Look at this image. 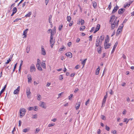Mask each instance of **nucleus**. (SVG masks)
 Returning a JSON list of instances; mask_svg holds the SVG:
<instances>
[{
    "label": "nucleus",
    "instance_id": "nucleus-8",
    "mask_svg": "<svg viewBox=\"0 0 134 134\" xmlns=\"http://www.w3.org/2000/svg\"><path fill=\"white\" fill-rule=\"evenodd\" d=\"M36 67L38 70L42 71V69L41 66L40 64H37Z\"/></svg>",
    "mask_w": 134,
    "mask_h": 134
},
{
    "label": "nucleus",
    "instance_id": "nucleus-43",
    "mask_svg": "<svg viewBox=\"0 0 134 134\" xmlns=\"http://www.w3.org/2000/svg\"><path fill=\"white\" fill-rule=\"evenodd\" d=\"M32 119H36L37 118V115L36 114L33 115L32 117Z\"/></svg>",
    "mask_w": 134,
    "mask_h": 134
},
{
    "label": "nucleus",
    "instance_id": "nucleus-33",
    "mask_svg": "<svg viewBox=\"0 0 134 134\" xmlns=\"http://www.w3.org/2000/svg\"><path fill=\"white\" fill-rule=\"evenodd\" d=\"M115 25L114 24L111 23V28L112 29H114L115 27Z\"/></svg>",
    "mask_w": 134,
    "mask_h": 134
},
{
    "label": "nucleus",
    "instance_id": "nucleus-42",
    "mask_svg": "<svg viewBox=\"0 0 134 134\" xmlns=\"http://www.w3.org/2000/svg\"><path fill=\"white\" fill-rule=\"evenodd\" d=\"M11 61V59L10 58H9L8 60H7V61L5 62V64H8L9 62Z\"/></svg>",
    "mask_w": 134,
    "mask_h": 134
},
{
    "label": "nucleus",
    "instance_id": "nucleus-64",
    "mask_svg": "<svg viewBox=\"0 0 134 134\" xmlns=\"http://www.w3.org/2000/svg\"><path fill=\"white\" fill-rule=\"evenodd\" d=\"M127 120H128V119H127L126 118H125L124 119V122H127Z\"/></svg>",
    "mask_w": 134,
    "mask_h": 134
},
{
    "label": "nucleus",
    "instance_id": "nucleus-45",
    "mask_svg": "<svg viewBox=\"0 0 134 134\" xmlns=\"http://www.w3.org/2000/svg\"><path fill=\"white\" fill-rule=\"evenodd\" d=\"M92 36H93L92 35H91L89 36V38H90L89 39V41H92Z\"/></svg>",
    "mask_w": 134,
    "mask_h": 134
},
{
    "label": "nucleus",
    "instance_id": "nucleus-15",
    "mask_svg": "<svg viewBox=\"0 0 134 134\" xmlns=\"http://www.w3.org/2000/svg\"><path fill=\"white\" fill-rule=\"evenodd\" d=\"M29 30V29H26L23 32V35H24V36L23 37V38H25L26 37V35L27 33V31Z\"/></svg>",
    "mask_w": 134,
    "mask_h": 134
},
{
    "label": "nucleus",
    "instance_id": "nucleus-47",
    "mask_svg": "<svg viewBox=\"0 0 134 134\" xmlns=\"http://www.w3.org/2000/svg\"><path fill=\"white\" fill-rule=\"evenodd\" d=\"M130 5V4L127 3L124 6V8H126L127 7H129Z\"/></svg>",
    "mask_w": 134,
    "mask_h": 134
},
{
    "label": "nucleus",
    "instance_id": "nucleus-13",
    "mask_svg": "<svg viewBox=\"0 0 134 134\" xmlns=\"http://www.w3.org/2000/svg\"><path fill=\"white\" fill-rule=\"evenodd\" d=\"M80 102H78L76 104V105L75 106L76 107V110H77L80 106Z\"/></svg>",
    "mask_w": 134,
    "mask_h": 134
},
{
    "label": "nucleus",
    "instance_id": "nucleus-19",
    "mask_svg": "<svg viewBox=\"0 0 134 134\" xmlns=\"http://www.w3.org/2000/svg\"><path fill=\"white\" fill-rule=\"evenodd\" d=\"M41 104L40 105V106L41 107L44 109H46V106H44V103L42 102H41Z\"/></svg>",
    "mask_w": 134,
    "mask_h": 134
},
{
    "label": "nucleus",
    "instance_id": "nucleus-28",
    "mask_svg": "<svg viewBox=\"0 0 134 134\" xmlns=\"http://www.w3.org/2000/svg\"><path fill=\"white\" fill-rule=\"evenodd\" d=\"M115 16L114 15H113L110 18V22L111 21L112 19H114L115 18Z\"/></svg>",
    "mask_w": 134,
    "mask_h": 134
},
{
    "label": "nucleus",
    "instance_id": "nucleus-36",
    "mask_svg": "<svg viewBox=\"0 0 134 134\" xmlns=\"http://www.w3.org/2000/svg\"><path fill=\"white\" fill-rule=\"evenodd\" d=\"M85 27L84 26H83L82 27H81L80 28V31H83V30L85 29Z\"/></svg>",
    "mask_w": 134,
    "mask_h": 134
},
{
    "label": "nucleus",
    "instance_id": "nucleus-14",
    "mask_svg": "<svg viewBox=\"0 0 134 134\" xmlns=\"http://www.w3.org/2000/svg\"><path fill=\"white\" fill-rule=\"evenodd\" d=\"M72 53L70 52H67L65 54V55L69 57L70 58H71L72 57Z\"/></svg>",
    "mask_w": 134,
    "mask_h": 134
},
{
    "label": "nucleus",
    "instance_id": "nucleus-7",
    "mask_svg": "<svg viewBox=\"0 0 134 134\" xmlns=\"http://www.w3.org/2000/svg\"><path fill=\"white\" fill-rule=\"evenodd\" d=\"M20 86H19L17 87V89L15 90L13 92V93L14 94H17L19 92L20 90Z\"/></svg>",
    "mask_w": 134,
    "mask_h": 134
},
{
    "label": "nucleus",
    "instance_id": "nucleus-62",
    "mask_svg": "<svg viewBox=\"0 0 134 134\" xmlns=\"http://www.w3.org/2000/svg\"><path fill=\"white\" fill-rule=\"evenodd\" d=\"M73 21H72L69 24V26H71L72 25V24H73Z\"/></svg>",
    "mask_w": 134,
    "mask_h": 134
},
{
    "label": "nucleus",
    "instance_id": "nucleus-30",
    "mask_svg": "<svg viewBox=\"0 0 134 134\" xmlns=\"http://www.w3.org/2000/svg\"><path fill=\"white\" fill-rule=\"evenodd\" d=\"M67 21H69V22L70 21L71 18V17L70 16H68L67 17Z\"/></svg>",
    "mask_w": 134,
    "mask_h": 134
},
{
    "label": "nucleus",
    "instance_id": "nucleus-59",
    "mask_svg": "<svg viewBox=\"0 0 134 134\" xmlns=\"http://www.w3.org/2000/svg\"><path fill=\"white\" fill-rule=\"evenodd\" d=\"M71 42H69L68 43V45L69 47H70L71 45Z\"/></svg>",
    "mask_w": 134,
    "mask_h": 134
},
{
    "label": "nucleus",
    "instance_id": "nucleus-4",
    "mask_svg": "<svg viewBox=\"0 0 134 134\" xmlns=\"http://www.w3.org/2000/svg\"><path fill=\"white\" fill-rule=\"evenodd\" d=\"M100 38H99V37L98 36L96 40V47L99 46V45H100V44H101V43H100Z\"/></svg>",
    "mask_w": 134,
    "mask_h": 134
},
{
    "label": "nucleus",
    "instance_id": "nucleus-41",
    "mask_svg": "<svg viewBox=\"0 0 134 134\" xmlns=\"http://www.w3.org/2000/svg\"><path fill=\"white\" fill-rule=\"evenodd\" d=\"M106 99H104V98H103V102L102 103V106H103V104H105L106 102Z\"/></svg>",
    "mask_w": 134,
    "mask_h": 134
},
{
    "label": "nucleus",
    "instance_id": "nucleus-26",
    "mask_svg": "<svg viewBox=\"0 0 134 134\" xmlns=\"http://www.w3.org/2000/svg\"><path fill=\"white\" fill-rule=\"evenodd\" d=\"M124 27V25L123 24H122L121 25L119 26L118 30H121Z\"/></svg>",
    "mask_w": 134,
    "mask_h": 134
},
{
    "label": "nucleus",
    "instance_id": "nucleus-16",
    "mask_svg": "<svg viewBox=\"0 0 134 134\" xmlns=\"http://www.w3.org/2000/svg\"><path fill=\"white\" fill-rule=\"evenodd\" d=\"M118 43V42L116 41V43H115V44L114 45V46L113 47V48L112 50V53L114 51H115V49L116 47L117 46V44Z\"/></svg>",
    "mask_w": 134,
    "mask_h": 134
},
{
    "label": "nucleus",
    "instance_id": "nucleus-39",
    "mask_svg": "<svg viewBox=\"0 0 134 134\" xmlns=\"http://www.w3.org/2000/svg\"><path fill=\"white\" fill-rule=\"evenodd\" d=\"M37 99L39 100H40V98L41 97V96L40 94H38L37 95Z\"/></svg>",
    "mask_w": 134,
    "mask_h": 134
},
{
    "label": "nucleus",
    "instance_id": "nucleus-23",
    "mask_svg": "<svg viewBox=\"0 0 134 134\" xmlns=\"http://www.w3.org/2000/svg\"><path fill=\"white\" fill-rule=\"evenodd\" d=\"M104 35H102L100 36V43H101L102 41L104 40Z\"/></svg>",
    "mask_w": 134,
    "mask_h": 134
},
{
    "label": "nucleus",
    "instance_id": "nucleus-20",
    "mask_svg": "<svg viewBox=\"0 0 134 134\" xmlns=\"http://www.w3.org/2000/svg\"><path fill=\"white\" fill-rule=\"evenodd\" d=\"M7 86L6 85H5L3 88L2 90L0 92V96L2 94L4 91L5 89L6 88Z\"/></svg>",
    "mask_w": 134,
    "mask_h": 134
},
{
    "label": "nucleus",
    "instance_id": "nucleus-9",
    "mask_svg": "<svg viewBox=\"0 0 134 134\" xmlns=\"http://www.w3.org/2000/svg\"><path fill=\"white\" fill-rule=\"evenodd\" d=\"M100 25L99 24H98L97 25V27L96 29V30L93 33H95L97 32L98 31L100 28Z\"/></svg>",
    "mask_w": 134,
    "mask_h": 134
},
{
    "label": "nucleus",
    "instance_id": "nucleus-46",
    "mask_svg": "<svg viewBox=\"0 0 134 134\" xmlns=\"http://www.w3.org/2000/svg\"><path fill=\"white\" fill-rule=\"evenodd\" d=\"M111 2H110L108 6V8H109V10H110L111 9Z\"/></svg>",
    "mask_w": 134,
    "mask_h": 134
},
{
    "label": "nucleus",
    "instance_id": "nucleus-6",
    "mask_svg": "<svg viewBox=\"0 0 134 134\" xmlns=\"http://www.w3.org/2000/svg\"><path fill=\"white\" fill-rule=\"evenodd\" d=\"M125 9L124 8H121L118 11V13L120 14H122L125 11Z\"/></svg>",
    "mask_w": 134,
    "mask_h": 134
},
{
    "label": "nucleus",
    "instance_id": "nucleus-37",
    "mask_svg": "<svg viewBox=\"0 0 134 134\" xmlns=\"http://www.w3.org/2000/svg\"><path fill=\"white\" fill-rule=\"evenodd\" d=\"M28 110L29 111L32 110L34 109L33 107H29L27 108Z\"/></svg>",
    "mask_w": 134,
    "mask_h": 134
},
{
    "label": "nucleus",
    "instance_id": "nucleus-18",
    "mask_svg": "<svg viewBox=\"0 0 134 134\" xmlns=\"http://www.w3.org/2000/svg\"><path fill=\"white\" fill-rule=\"evenodd\" d=\"M99 47H100L99 48H97V51L100 54L101 52L102 48V47L100 45H99Z\"/></svg>",
    "mask_w": 134,
    "mask_h": 134
},
{
    "label": "nucleus",
    "instance_id": "nucleus-17",
    "mask_svg": "<svg viewBox=\"0 0 134 134\" xmlns=\"http://www.w3.org/2000/svg\"><path fill=\"white\" fill-rule=\"evenodd\" d=\"M52 18V15H50L49 19V22L51 23V26L52 25V23L51 21Z\"/></svg>",
    "mask_w": 134,
    "mask_h": 134
},
{
    "label": "nucleus",
    "instance_id": "nucleus-53",
    "mask_svg": "<svg viewBox=\"0 0 134 134\" xmlns=\"http://www.w3.org/2000/svg\"><path fill=\"white\" fill-rule=\"evenodd\" d=\"M63 25H60L59 26V31L61 30L62 27H63Z\"/></svg>",
    "mask_w": 134,
    "mask_h": 134
},
{
    "label": "nucleus",
    "instance_id": "nucleus-35",
    "mask_svg": "<svg viewBox=\"0 0 134 134\" xmlns=\"http://www.w3.org/2000/svg\"><path fill=\"white\" fill-rule=\"evenodd\" d=\"M13 12L16 13L17 11V9L16 7H14L12 10Z\"/></svg>",
    "mask_w": 134,
    "mask_h": 134
},
{
    "label": "nucleus",
    "instance_id": "nucleus-12",
    "mask_svg": "<svg viewBox=\"0 0 134 134\" xmlns=\"http://www.w3.org/2000/svg\"><path fill=\"white\" fill-rule=\"evenodd\" d=\"M28 79V82L29 83H30L31 82V81L32 80L31 76L30 74H28L27 76Z\"/></svg>",
    "mask_w": 134,
    "mask_h": 134
},
{
    "label": "nucleus",
    "instance_id": "nucleus-5",
    "mask_svg": "<svg viewBox=\"0 0 134 134\" xmlns=\"http://www.w3.org/2000/svg\"><path fill=\"white\" fill-rule=\"evenodd\" d=\"M41 54L43 55H45L46 54V51L43 46H41Z\"/></svg>",
    "mask_w": 134,
    "mask_h": 134
},
{
    "label": "nucleus",
    "instance_id": "nucleus-10",
    "mask_svg": "<svg viewBox=\"0 0 134 134\" xmlns=\"http://www.w3.org/2000/svg\"><path fill=\"white\" fill-rule=\"evenodd\" d=\"M119 9V7L117 5L115 7H114V9L112 12V13H114L117 10Z\"/></svg>",
    "mask_w": 134,
    "mask_h": 134
},
{
    "label": "nucleus",
    "instance_id": "nucleus-34",
    "mask_svg": "<svg viewBox=\"0 0 134 134\" xmlns=\"http://www.w3.org/2000/svg\"><path fill=\"white\" fill-rule=\"evenodd\" d=\"M104 47L105 49H108L109 48V46L107 45L106 44H104Z\"/></svg>",
    "mask_w": 134,
    "mask_h": 134
},
{
    "label": "nucleus",
    "instance_id": "nucleus-29",
    "mask_svg": "<svg viewBox=\"0 0 134 134\" xmlns=\"http://www.w3.org/2000/svg\"><path fill=\"white\" fill-rule=\"evenodd\" d=\"M29 128L24 129L23 130V132L26 133V132L29 131Z\"/></svg>",
    "mask_w": 134,
    "mask_h": 134
},
{
    "label": "nucleus",
    "instance_id": "nucleus-48",
    "mask_svg": "<svg viewBox=\"0 0 134 134\" xmlns=\"http://www.w3.org/2000/svg\"><path fill=\"white\" fill-rule=\"evenodd\" d=\"M121 30H118L116 32V35H117L119 34L121 32Z\"/></svg>",
    "mask_w": 134,
    "mask_h": 134
},
{
    "label": "nucleus",
    "instance_id": "nucleus-24",
    "mask_svg": "<svg viewBox=\"0 0 134 134\" xmlns=\"http://www.w3.org/2000/svg\"><path fill=\"white\" fill-rule=\"evenodd\" d=\"M55 42V39H53V38H50V43H54Z\"/></svg>",
    "mask_w": 134,
    "mask_h": 134
},
{
    "label": "nucleus",
    "instance_id": "nucleus-55",
    "mask_svg": "<svg viewBox=\"0 0 134 134\" xmlns=\"http://www.w3.org/2000/svg\"><path fill=\"white\" fill-rule=\"evenodd\" d=\"M84 23V21L83 20L81 19V24L82 25H83Z\"/></svg>",
    "mask_w": 134,
    "mask_h": 134
},
{
    "label": "nucleus",
    "instance_id": "nucleus-1",
    "mask_svg": "<svg viewBox=\"0 0 134 134\" xmlns=\"http://www.w3.org/2000/svg\"><path fill=\"white\" fill-rule=\"evenodd\" d=\"M26 112L25 109L24 108L20 109V118H22Z\"/></svg>",
    "mask_w": 134,
    "mask_h": 134
},
{
    "label": "nucleus",
    "instance_id": "nucleus-25",
    "mask_svg": "<svg viewBox=\"0 0 134 134\" xmlns=\"http://www.w3.org/2000/svg\"><path fill=\"white\" fill-rule=\"evenodd\" d=\"M42 67L43 68L46 69V64L44 62H42L41 63Z\"/></svg>",
    "mask_w": 134,
    "mask_h": 134
},
{
    "label": "nucleus",
    "instance_id": "nucleus-49",
    "mask_svg": "<svg viewBox=\"0 0 134 134\" xmlns=\"http://www.w3.org/2000/svg\"><path fill=\"white\" fill-rule=\"evenodd\" d=\"M63 79V76L62 75H60L59 77V79L62 80Z\"/></svg>",
    "mask_w": 134,
    "mask_h": 134
},
{
    "label": "nucleus",
    "instance_id": "nucleus-40",
    "mask_svg": "<svg viewBox=\"0 0 134 134\" xmlns=\"http://www.w3.org/2000/svg\"><path fill=\"white\" fill-rule=\"evenodd\" d=\"M105 129L107 131H109L110 130L109 127L107 125L105 126Z\"/></svg>",
    "mask_w": 134,
    "mask_h": 134
},
{
    "label": "nucleus",
    "instance_id": "nucleus-52",
    "mask_svg": "<svg viewBox=\"0 0 134 134\" xmlns=\"http://www.w3.org/2000/svg\"><path fill=\"white\" fill-rule=\"evenodd\" d=\"M54 125H55V124L54 123L53 124H49L48 125V127H52V126H53Z\"/></svg>",
    "mask_w": 134,
    "mask_h": 134
},
{
    "label": "nucleus",
    "instance_id": "nucleus-54",
    "mask_svg": "<svg viewBox=\"0 0 134 134\" xmlns=\"http://www.w3.org/2000/svg\"><path fill=\"white\" fill-rule=\"evenodd\" d=\"M93 6L94 8H96L97 7V4L96 3H94L93 4Z\"/></svg>",
    "mask_w": 134,
    "mask_h": 134
},
{
    "label": "nucleus",
    "instance_id": "nucleus-32",
    "mask_svg": "<svg viewBox=\"0 0 134 134\" xmlns=\"http://www.w3.org/2000/svg\"><path fill=\"white\" fill-rule=\"evenodd\" d=\"M54 33L53 32H52V30H51V36H50V38H53V35H54Z\"/></svg>",
    "mask_w": 134,
    "mask_h": 134
},
{
    "label": "nucleus",
    "instance_id": "nucleus-51",
    "mask_svg": "<svg viewBox=\"0 0 134 134\" xmlns=\"http://www.w3.org/2000/svg\"><path fill=\"white\" fill-rule=\"evenodd\" d=\"M89 102H90V99H88V100H87V101L86 102L85 105H87L89 103Z\"/></svg>",
    "mask_w": 134,
    "mask_h": 134
},
{
    "label": "nucleus",
    "instance_id": "nucleus-57",
    "mask_svg": "<svg viewBox=\"0 0 134 134\" xmlns=\"http://www.w3.org/2000/svg\"><path fill=\"white\" fill-rule=\"evenodd\" d=\"M111 132L114 134H115L116 133V131L115 130L112 131Z\"/></svg>",
    "mask_w": 134,
    "mask_h": 134
},
{
    "label": "nucleus",
    "instance_id": "nucleus-38",
    "mask_svg": "<svg viewBox=\"0 0 134 134\" xmlns=\"http://www.w3.org/2000/svg\"><path fill=\"white\" fill-rule=\"evenodd\" d=\"M101 119L103 120H105V118L104 116L103 115H101Z\"/></svg>",
    "mask_w": 134,
    "mask_h": 134
},
{
    "label": "nucleus",
    "instance_id": "nucleus-3",
    "mask_svg": "<svg viewBox=\"0 0 134 134\" xmlns=\"http://www.w3.org/2000/svg\"><path fill=\"white\" fill-rule=\"evenodd\" d=\"M30 71L32 72L34 71H35L36 70V68L35 67L34 65L32 64L30 67Z\"/></svg>",
    "mask_w": 134,
    "mask_h": 134
},
{
    "label": "nucleus",
    "instance_id": "nucleus-56",
    "mask_svg": "<svg viewBox=\"0 0 134 134\" xmlns=\"http://www.w3.org/2000/svg\"><path fill=\"white\" fill-rule=\"evenodd\" d=\"M79 90V89L77 88H76L74 91V92L76 93Z\"/></svg>",
    "mask_w": 134,
    "mask_h": 134
},
{
    "label": "nucleus",
    "instance_id": "nucleus-61",
    "mask_svg": "<svg viewBox=\"0 0 134 134\" xmlns=\"http://www.w3.org/2000/svg\"><path fill=\"white\" fill-rule=\"evenodd\" d=\"M37 64H40V60L39 59H37Z\"/></svg>",
    "mask_w": 134,
    "mask_h": 134
},
{
    "label": "nucleus",
    "instance_id": "nucleus-2",
    "mask_svg": "<svg viewBox=\"0 0 134 134\" xmlns=\"http://www.w3.org/2000/svg\"><path fill=\"white\" fill-rule=\"evenodd\" d=\"M26 92L27 96V97L28 98H29L30 97V95L31 94V92L30 91V89L29 87H27L26 88Z\"/></svg>",
    "mask_w": 134,
    "mask_h": 134
},
{
    "label": "nucleus",
    "instance_id": "nucleus-60",
    "mask_svg": "<svg viewBox=\"0 0 134 134\" xmlns=\"http://www.w3.org/2000/svg\"><path fill=\"white\" fill-rule=\"evenodd\" d=\"M21 120H19V125L18 126H20L21 125Z\"/></svg>",
    "mask_w": 134,
    "mask_h": 134
},
{
    "label": "nucleus",
    "instance_id": "nucleus-58",
    "mask_svg": "<svg viewBox=\"0 0 134 134\" xmlns=\"http://www.w3.org/2000/svg\"><path fill=\"white\" fill-rule=\"evenodd\" d=\"M80 41V39L79 38H77L76 41V42L78 43Z\"/></svg>",
    "mask_w": 134,
    "mask_h": 134
},
{
    "label": "nucleus",
    "instance_id": "nucleus-50",
    "mask_svg": "<svg viewBox=\"0 0 134 134\" xmlns=\"http://www.w3.org/2000/svg\"><path fill=\"white\" fill-rule=\"evenodd\" d=\"M73 96L72 94H71L68 97V98L69 100H71V98Z\"/></svg>",
    "mask_w": 134,
    "mask_h": 134
},
{
    "label": "nucleus",
    "instance_id": "nucleus-44",
    "mask_svg": "<svg viewBox=\"0 0 134 134\" xmlns=\"http://www.w3.org/2000/svg\"><path fill=\"white\" fill-rule=\"evenodd\" d=\"M40 131V129L38 128L36 129V131H35V133H38Z\"/></svg>",
    "mask_w": 134,
    "mask_h": 134
},
{
    "label": "nucleus",
    "instance_id": "nucleus-11",
    "mask_svg": "<svg viewBox=\"0 0 134 134\" xmlns=\"http://www.w3.org/2000/svg\"><path fill=\"white\" fill-rule=\"evenodd\" d=\"M109 38L108 35L106 37L105 40V42L104 44H107L108 42H109Z\"/></svg>",
    "mask_w": 134,
    "mask_h": 134
},
{
    "label": "nucleus",
    "instance_id": "nucleus-21",
    "mask_svg": "<svg viewBox=\"0 0 134 134\" xmlns=\"http://www.w3.org/2000/svg\"><path fill=\"white\" fill-rule=\"evenodd\" d=\"M87 59L86 58V59H85L83 61L81 59H80V61H82L81 64H82L83 65V67H84V65L86 63V62Z\"/></svg>",
    "mask_w": 134,
    "mask_h": 134
},
{
    "label": "nucleus",
    "instance_id": "nucleus-22",
    "mask_svg": "<svg viewBox=\"0 0 134 134\" xmlns=\"http://www.w3.org/2000/svg\"><path fill=\"white\" fill-rule=\"evenodd\" d=\"M100 70V67L99 66L95 72V74L96 75H97L99 74Z\"/></svg>",
    "mask_w": 134,
    "mask_h": 134
},
{
    "label": "nucleus",
    "instance_id": "nucleus-63",
    "mask_svg": "<svg viewBox=\"0 0 134 134\" xmlns=\"http://www.w3.org/2000/svg\"><path fill=\"white\" fill-rule=\"evenodd\" d=\"M15 127H14L13 130V131H12V133L13 134H14V132L15 131Z\"/></svg>",
    "mask_w": 134,
    "mask_h": 134
},
{
    "label": "nucleus",
    "instance_id": "nucleus-27",
    "mask_svg": "<svg viewBox=\"0 0 134 134\" xmlns=\"http://www.w3.org/2000/svg\"><path fill=\"white\" fill-rule=\"evenodd\" d=\"M32 14V12H29L27 14H26L25 16V17H30L31 15Z\"/></svg>",
    "mask_w": 134,
    "mask_h": 134
},
{
    "label": "nucleus",
    "instance_id": "nucleus-31",
    "mask_svg": "<svg viewBox=\"0 0 134 134\" xmlns=\"http://www.w3.org/2000/svg\"><path fill=\"white\" fill-rule=\"evenodd\" d=\"M30 47L28 46H27V47H26V52L27 53H28L30 51Z\"/></svg>",
    "mask_w": 134,
    "mask_h": 134
}]
</instances>
